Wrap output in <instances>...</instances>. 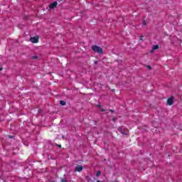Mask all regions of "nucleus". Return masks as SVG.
Instances as JSON below:
<instances>
[{
    "instance_id": "1",
    "label": "nucleus",
    "mask_w": 182,
    "mask_h": 182,
    "mask_svg": "<svg viewBox=\"0 0 182 182\" xmlns=\"http://www.w3.org/2000/svg\"><path fill=\"white\" fill-rule=\"evenodd\" d=\"M92 50L95 53H98L99 55H103V49L97 46H92Z\"/></svg>"
},
{
    "instance_id": "2",
    "label": "nucleus",
    "mask_w": 182,
    "mask_h": 182,
    "mask_svg": "<svg viewBox=\"0 0 182 182\" xmlns=\"http://www.w3.org/2000/svg\"><path fill=\"white\" fill-rule=\"evenodd\" d=\"M31 42H32V43H38V42H39V38L38 36L32 37Z\"/></svg>"
},
{
    "instance_id": "3",
    "label": "nucleus",
    "mask_w": 182,
    "mask_h": 182,
    "mask_svg": "<svg viewBox=\"0 0 182 182\" xmlns=\"http://www.w3.org/2000/svg\"><path fill=\"white\" fill-rule=\"evenodd\" d=\"M58 6V2L54 1L53 3L50 4L49 6L50 9H53V8H56Z\"/></svg>"
},
{
    "instance_id": "4",
    "label": "nucleus",
    "mask_w": 182,
    "mask_h": 182,
    "mask_svg": "<svg viewBox=\"0 0 182 182\" xmlns=\"http://www.w3.org/2000/svg\"><path fill=\"white\" fill-rule=\"evenodd\" d=\"M173 102H174V101H173V97H171L167 100V105H168L169 106H171V105H173Z\"/></svg>"
},
{
    "instance_id": "5",
    "label": "nucleus",
    "mask_w": 182,
    "mask_h": 182,
    "mask_svg": "<svg viewBox=\"0 0 182 182\" xmlns=\"http://www.w3.org/2000/svg\"><path fill=\"white\" fill-rule=\"evenodd\" d=\"M82 170H83V166H82V165H77L75 167V171L80 172V171H82Z\"/></svg>"
},
{
    "instance_id": "6",
    "label": "nucleus",
    "mask_w": 182,
    "mask_h": 182,
    "mask_svg": "<svg viewBox=\"0 0 182 182\" xmlns=\"http://www.w3.org/2000/svg\"><path fill=\"white\" fill-rule=\"evenodd\" d=\"M123 129H124V128H122V129H121V133L122 134H129V130H127V129H124V131H123Z\"/></svg>"
},
{
    "instance_id": "7",
    "label": "nucleus",
    "mask_w": 182,
    "mask_h": 182,
    "mask_svg": "<svg viewBox=\"0 0 182 182\" xmlns=\"http://www.w3.org/2000/svg\"><path fill=\"white\" fill-rule=\"evenodd\" d=\"M159 49V45L154 46L152 48V50H157Z\"/></svg>"
},
{
    "instance_id": "8",
    "label": "nucleus",
    "mask_w": 182,
    "mask_h": 182,
    "mask_svg": "<svg viewBox=\"0 0 182 182\" xmlns=\"http://www.w3.org/2000/svg\"><path fill=\"white\" fill-rule=\"evenodd\" d=\"M31 59H39V57L38 55H33L31 57Z\"/></svg>"
},
{
    "instance_id": "9",
    "label": "nucleus",
    "mask_w": 182,
    "mask_h": 182,
    "mask_svg": "<svg viewBox=\"0 0 182 182\" xmlns=\"http://www.w3.org/2000/svg\"><path fill=\"white\" fill-rule=\"evenodd\" d=\"M60 104L61 105V106H65L66 105V102L65 101H60Z\"/></svg>"
},
{
    "instance_id": "10",
    "label": "nucleus",
    "mask_w": 182,
    "mask_h": 182,
    "mask_svg": "<svg viewBox=\"0 0 182 182\" xmlns=\"http://www.w3.org/2000/svg\"><path fill=\"white\" fill-rule=\"evenodd\" d=\"M101 174H102V171H98L97 172V177H99V176H100Z\"/></svg>"
},
{
    "instance_id": "11",
    "label": "nucleus",
    "mask_w": 182,
    "mask_h": 182,
    "mask_svg": "<svg viewBox=\"0 0 182 182\" xmlns=\"http://www.w3.org/2000/svg\"><path fill=\"white\" fill-rule=\"evenodd\" d=\"M61 181L62 182H68V180H66V179H61Z\"/></svg>"
},
{
    "instance_id": "12",
    "label": "nucleus",
    "mask_w": 182,
    "mask_h": 182,
    "mask_svg": "<svg viewBox=\"0 0 182 182\" xmlns=\"http://www.w3.org/2000/svg\"><path fill=\"white\" fill-rule=\"evenodd\" d=\"M146 23H147L146 22V21L144 20V21H143V25H146Z\"/></svg>"
},
{
    "instance_id": "13",
    "label": "nucleus",
    "mask_w": 182,
    "mask_h": 182,
    "mask_svg": "<svg viewBox=\"0 0 182 182\" xmlns=\"http://www.w3.org/2000/svg\"><path fill=\"white\" fill-rule=\"evenodd\" d=\"M101 112H105V109H103L102 107H100Z\"/></svg>"
},
{
    "instance_id": "14",
    "label": "nucleus",
    "mask_w": 182,
    "mask_h": 182,
    "mask_svg": "<svg viewBox=\"0 0 182 182\" xmlns=\"http://www.w3.org/2000/svg\"><path fill=\"white\" fill-rule=\"evenodd\" d=\"M139 39H140V41H141L143 39V36H140Z\"/></svg>"
},
{
    "instance_id": "15",
    "label": "nucleus",
    "mask_w": 182,
    "mask_h": 182,
    "mask_svg": "<svg viewBox=\"0 0 182 182\" xmlns=\"http://www.w3.org/2000/svg\"><path fill=\"white\" fill-rule=\"evenodd\" d=\"M147 68H148V69H151V68L150 67V65H148V66H147Z\"/></svg>"
},
{
    "instance_id": "16",
    "label": "nucleus",
    "mask_w": 182,
    "mask_h": 182,
    "mask_svg": "<svg viewBox=\"0 0 182 182\" xmlns=\"http://www.w3.org/2000/svg\"><path fill=\"white\" fill-rule=\"evenodd\" d=\"M119 62H120V63H123V61H122V60H119Z\"/></svg>"
},
{
    "instance_id": "17",
    "label": "nucleus",
    "mask_w": 182,
    "mask_h": 182,
    "mask_svg": "<svg viewBox=\"0 0 182 182\" xmlns=\"http://www.w3.org/2000/svg\"><path fill=\"white\" fill-rule=\"evenodd\" d=\"M96 63H97V61H95V64L96 65Z\"/></svg>"
},
{
    "instance_id": "18",
    "label": "nucleus",
    "mask_w": 182,
    "mask_h": 182,
    "mask_svg": "<svg viewBox=\"0 0 182 182\" xmlns=\"http://www.w3.org/2000/svg\"><path fill=\"white\" fill-rule=\"evenodd\" d=\"M10 139H12V136H9Z\"/></svg>"
},
{
    "instance_id": "19",
    "label": "nucleus",
    "mask_w": 182,
    "mask_h": 182,
    "mask_svg": "<svg viewBox=\"0 0 182 182\" xmlns=\"http://www.w3.org/2000/svg\"><path fill=\"white\" fill-rule=\"evenodd\" d=\"M97 182H103V181H97Z\"/></svg>"
}]
</instances>
